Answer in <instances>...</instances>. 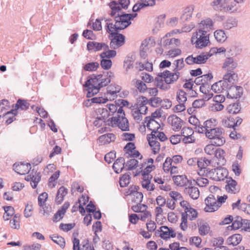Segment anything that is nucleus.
Here are the masks:
<instances>
[{"label":"nucleus","instance_id":"f257e3e1","mask_svg":"<svg viewBox=\"0 0 250 250\" xmlns=\"http://www.w3.org/2000/svg\"><path fill=\"white\" fill-rule=\"evenodd\" d=\"M109 80H103V75L93 74L88 76L83 86L86 88V97L90 98L97 94L100 89L107 85Z\"/></svg>","mask_w":250,"mask_h":250},{"label":"nucleus","instance_id":"f03ea898","mask_svg":"<svg viewBox=\"0 0 250 250\" xmlns=\"http://www.w3.org/2000/svg\"><path fill=\"white\" fill-rule=\"evenodd\" d=\"M122 25L118 24L115 21V24L113 23H106V30L110 34L109 38L110 39V47L112 49H116L123 45L125 43V36L119 33V32L123 29L118 28H121Z\"/></svg>","mask_w":250,"mask_h":250},{"label":"nucleus","instance_id":"7ed1b4c3","mask_svg":"<svg viewBox=\"0 0 250 250\" xmlns=\"http://www.w3.org/2000/svg\"><path fill=\"white\" fill-rule=\"evenodd\" d=\"M117 110L118 116L112 117L107 121V125L112 127L118 126L122 131H129V126L128 121L125 117V113L122 106H119Z\"/></svg>","mask_w":250,"mask_h":250},{"label":"nucleus","instance_id":"20e7f679","mask_svg":"<svg viewBox=\"0 0 250 250\" xmlns=\"http://www.w3.org/2000/svg\"><path fill=\"white\" fill-rule=\"evenodd\" d=\"M179 78V74L172 73L168 70H166L162 73H159L155 78V83L157 87L162 90H167L170 88L169 86L164 84V80L167 84H171L176 82Z\"/></svg>","mask_w":250,"mask_h":250},{"label":"nucleus","instance_id":"39448f33","mask_svg":"<svg viewBox=\"0 0 250 250\" xmlns=\"http://www.w3.org/2000/svg\"><path fill=\"white\" fill-rule=\"evenodd\" d=\"M209 132H206V136L210 140L212 145L220 146H223L225 142V138L223 135L224 134V130L221 127H216L214 129H209Z\"/></svg>","mask_w":250,"mask_h":250},{"label":"nucleus","instance_id":"423d86ee","mask_svg":"<svg viewBox=\"0 0 250 250\" xmlns=\"http://www.w3.org/2000/svg\"><path fill=\"white\" fill-rule=\"evenodd\" d=\"M194 43L197 48H203L208 45L209 43V34H207V31L206 30L198 29V31L194 33L191 39L192 43Z\"/></svg>","mask_w":250,"mask_h":250},{"label":"nucleus","instance_id":"0eeeda50","mask_svg":"<svg viewBox=\"0 0 250 250\" xmlns=\"http://www.w3.org/2000/svg\"><path fill=\"white\" fill-rule=\"evenodd\" d=\"M231 228V229H238L242 228L241 231L250 232V220L247 219H243L240 216H236L233 218L232 225L229 226L228 228Z\"/></svg>","mask_w":250,"mask_h":250},{"label":"nucleus","instance_id":"6e6552de","mask_svg":"<svg viewBox=\"0 0 250 250\" xmlns=\"http://www.w3.org/2000/svg\"><path fill=\"white\" fill-rule=\"evenodd\" d=\"M137 14H127L123 12L121 16H117L115 18V21L117 22L118 24L122 25L121 28L119 29H125L129 26L131 24V20L136 17Z\"/></svg>","mask_w":250,"mask_h":250},{"label":"nucleus","instance_id":"1a4fd4ad","mask_svg":"<svg viewBox=\"0 0 250 250\" xmlns=\"http://www.w3.org/2000/svg\"><path fill=\"white\" fill-rule=\"evenodd\" d=\"M227 97L229 99H238L243 94V88L240 86L232 85L228 86L226 90Z\"/></svg>","mask_w":250,"mask_h":250},{"label":"nucleus","instance_id":"9d476101","mask_svg":"<svg viewBox=\"0 0 250 250\" xmlns=\"http://www.w3.org/2000/svg\"><path fill=\"white\" fill-rule=\"evenodd\" d=\"M242 119L239 117H235L234 115H230L227 119L223 120V125L225 127L234 128L235 126L241 124Z\"/></svg>","mask_w":250,"mask_h":250},{"label":"nucleus","instance_id":"9b49d317","mask_svg":"<svg viewBox=\"0 0 250 250\" xmlns=\"http://www.w3.org/2000/svg\"><path fill=\"white\" fill-rule=\"evenodd\" d=\"M206 207L205 208L206 212H214L218 208V205H217V201L214 195L209 194L205 200Z\"/></svg>","mask_w":250,"mask_h":250},{"label":"nucleus","instance_id":"f8f14e48","mask_svg":"<svg viewBox=\"0 0 250 250\" xmlns=\"http://www.w3.org/2000/svg\"><path fill=\"white\" fill-rule=\"evenodd\" d=\"M13 170L20 175H24L28 173L31 169V165L21 162L20 164L15 163L13 165Z\"/></svg>","mask_w":250,"mask_h":250},{"label":"nucleus","instance_id":"ddd939ff","mask_svg":"<svg viewBox=\"0 0 250 250\" xmlns=\"http://www.w3.org/2000/svg\"><path fill=\"white\" fill-rule=\"evenodd\" d=\"M30 106V104L29 103L28 100L19 99L16 102V104H15V108L10 110L9 113L14 112H18V110L20 109L21 110H27L29 109Z\"/></svg>","mask_w":250,"mask_h":250},{"label":"nucleus","instance_id":"4468645a","mask_svg":"<svg viewBox=\"0 0 250 250\" xmlns=\"http://www.w3.org/2000/svg\"><path fill=\"white\" fill-rule=\"evenodd\" d=\"M238 66L236 60L233 57H227L225 59L222 68L225 69L227 72H234L235 69Z\"/></svg>","mask_w":250,"mask_h":250},{"label":"nucleus","instance_id":"2eb2a0df","mask_svg":"<svg viewBox=\"0 0 250 250\" xmlns=\"http://www.w3.org/2000/svg\"><path fill=\"white\" fill-rule=\"evenodd\" d=\"M210 164V161L205 157L198 158L197 165L199 168L198 174L200 176H205L207 167Z\"/></svg>","mask_w":250,"mask_h":250},{"label":"nucleus","instance_id":"dca6fc26","mask_svg":"<svg viewBox=\"0 0 250 250\" xmlns=\"http://www.w3.org/2000/svg\"><path fill=\"white\" fill-rule=\"evenodd\" d=\"M172 179L174 183L179 187H184L188 185H192V181L188 180L185 175L173 176Z\"/></svg>","mask_w":250,"mask_h":250},{"label":"nucleus","instance_id":"f3484780","mask_svg":"<svg viewBox=\"0 0 250 250\" xmlns=\"http://www.w3.org/2000/svg\"><path fill=\"white\" fill-rule=\"evenodd\" d=\"M168 122L173 127V129L174 131L178 130L182 127L183 121L176 115H173L168 117Z\"/></svg>","mask_w":250,"mask_h":250},{"label":"nucleus","instance_id":"a211bd4d","mask_svg":"<svg viewBox=\"0 0 250 250\" xmlns=\"http://www.w3.org/2000/svg\"><path fill=\"white\" fill-rule=\"evenodd\" d=\"M162 112H161V109H157L154 112L151 114V116H147L145 118V123H146V126L148 129H150V124H153V123L156 124H158V123L154 120L155 118H160L161 117Z\"/></svg>","mask_w":250,"mask_h":250},{"label":"nucleus","instance_id":"6ab92c4d","mask_svg":"<svg viewBox=\"0 0 250 250\" xmlns=\"http://www.w3.org/2000/svg\"><path fill=\"white\" fill-rule=\"evenodd\" d=\"M223 81H225L228 84V86L234 85L238 81V75L234 72H227L224 75Z\"/></svg>","mask_w":250,"mask_h":250},{"label":"nucleus","instance_id":"aec40b11","mask_svg":"<svg viewBox=\"0 0 250 250\" xmlns=\"http://www.w3.org/2000/svg\"><path fill=\"white\" fill-rule=\"evenodd\" d=\"M188 187L185 188L184 189V192L187 195H188L193 200L197 199L200 195V192L197 187L193 186L192 185L190 186L188 185Z\"/></svg>","mask_w":250,"mask_h":250},{"label":"nucleus","instance_id":"412c9836","mask_svg":"<svg viewBox=\"0 0 250 250\" xmlns=\"http://www.w3.org/2000/svg\"><path fill=\"white\" fill-rule=\"evenodd\" d=\"M228 84L225 81L220 80L211 85V89L215 93H222L227 90Z\"/></svg>","mask_w":250,"mask_h":250},{"label":"nucleus","instance_id":"4be33fe9","mask_svg":"<svg viewBox=\"0 0 250 250\" xmlns=\"http://www.w3.org/2000/svg\"><path fill=\"white\" fill-rule=\"evenodd\" d=\"M147 104H149V100L146 97L140 96L137 99L136 105L138 107V109L143 110V108H144V114H146L147 113V107L146 106Z\"/></svg>","mask_w":250,"mask_h":250},{"label":"nucleus","instance_id":"5701e85b","mask_svg":"<svg viewBox=\"0 0 250 250\" xmlns=\"http://www.w3.org/2000/svg\"><path fill=\"white\" fill-rule=\"evenodd\" d=\"M116 139V136L113 133H106L105 134L100 136L98 140L101 145H105L109 144L111 142H113Z\"/></svg>","mask_w":250,"mask_h":250},{"label":"nucleus","instance_id":"b1692460","mask_svg":"<svg viewBox=\"0 0 250 250\" xmlns=\"http://www.w3.org/2000/svg\"><path fill=\"white\" fill-rule=\"evenodd\" d=\"M125 164V159L123 157H120L115 161L112 167L115 173H119L124 168Z\"/></svg>","mask_w":250,"mask_h":250},{"label":"nucleus","instance_id":"393cba45","mask_svg":"<svg viewBox=\"0 0 250 250\" xmlns=\"http://www.w3.org/2000/svg\"><path fill=\"white\" fill-rule=\"evenodd\" d=\"M241 108L240 103L237 101L236 103H233L228 105L227 107V110L228 113L234 115L240 113Z\"/></svg>","mask_w":250,"mask_h":250},{"label":"nucleus","instance_id":"a878e982","mask_svg":"<svg viewBox=\"0 0 250 250\" xmlns=\"http://www.w3.org/2000/svg\"><path fill=\"white\" fill-rule=\"evenodd\" d=\"M68 189L63 186L61 187L58 190L55 198L56 203L59 205L63 200L64 197L67 194Z\"/></svg>","mask_w":250,"mask_h":250},{"label":"nucleus","instance_id":"bb28decb","mask_svg":"<svg viewBox=\"0 0 250 250\" xmlns=\"http://www.w3.org/2000/svg\"><path fill=\"white\" fill-rule=\"evenodd\" d=\"M225 151L221 148H218L215 150L214 153L215 157L218 159L217 162L218 165L224 166L226 164V159L224 157Z\"/></svg>","mask_w":250,"mask_h":250},{"label":"nucleus","instance_id":"cd10ccee","mask_svg":"<svg viewBox=\"0 0 250 250\" xmlns=\"http://www.w3.org/2000/svg\"><path fill=\"white\" fill-rule=\"evenodd\" d=\"M102 42H89L87 43V49L89 52L99 51L102 49Z\"/></svg>","mask_w":250,"mask_h":250},{"label":"nucleus","instance_id":"c85d7f7f","mask_svg":"<svg viewBox=\"0 0 250 250\" xmlns=\"http://www.w3.org/2000/svg\"><path fill=\"white\" fill-rule=\"evenodd\" d=\"M242 239V236L240 234H234L229 236L227 240V243L229 245L237 246L239 244Z\"/></svg>","mask_w":250,"mask_h":250},{"label":"nucleus","instance_id":"c756f323","mask_svg":"<svg viewBox=\"0 0 250 250\" xmlns=\"http://www.w3.org/2000/svg\"><path fill=\"white\" fill-rule=\"evenodd\" d=\"M73 250H89V245L88 241L84 244L80 246V241L78 238H75L73 241Z\"/></svg>","mask_w":250,"mask_h":250},{"label":"nucleus","instance_id":"7c9ffc66","mask_svg":"<svg viewBox=\"0 0 250 250\" xmlns=\"http://www.w3.org/2000/svg\"><path fill=\"white\" fill-rule=\"evenodd\" d=\"M227 182V184L225 186L226 190L229 193H235L237 191L236 188L237 184L236 181L230 178Z\"/></svg>","mask_w":250,"mask_h":250},{"label":"nucleus","instance_id":"2f4dec72","mask_svg":"<svg viewBox=\"0 0 250 250\" xmlns=\"http://www.w3.org/2000/svg\"><path fill=\"white\" fill-rule=\"evenodd\" d=\"M213 25V22L209 19H206L201 21L199 24V29L206 30L207 31L211 29Z\"/></svg>","mask_w":250,"mask_h":250},{"label":"nucleus","instance_id":"473e14b6","mask_svg":"<svg viewBox=\"0 0 250 250\" xmlns=\"http://www.w3.org/2000/svg\"><path fill=\"white\" fill-rule=\"evenodd\" d=\"M148 142L149 146L152 148V153L154 154H157L160 149V143L155 140H150V137H148Z\"/></svg>","mask_w":250,"mask_h":250},{"label":"nucleus","instance_id":"72a5a7b5","mask_svg":"<svg viewBox=\"0 0 250 250\" xmlns=\"http://www.w3.org/2000/svg\"><path fill=\"white\" fill-rule=\"evenodd\" d=\"M228 174V171L226 168L222 167V166L217 167L216 173L217 181L223 180L225 178L227 177Z\"/></svg>","mask_w":250,"mask_h":250},{"label":"nucleus","instance_id":"f704fd0d","mask_svg":"<svg viewBox=\"0 0 250 250\" xmlns=\"http://www.w3.org/2000/svg\"><path fill=\"white\" fill-rule=\"evenodd\" d=\"M4 210V213L3 218L4 220H8L10 218L15 214L14 208L12 206H3L2 207Z\"/></svg>","mask_w":250,"mask_h":250},{"label":"nucleus","instance_id":"c9c22d12","mask_svg":"<svg viewBox=\"0 0 250 250\" xmlns=\"http://www.w3.org/2000/svg\"><path fill=\"white\" fill-rule=\"evenodd\" d=\"M50 239L55 243L59 245L62 249L65 247V240L64 239L59 235H52L50 236Z\"/></svg>","mask_w":250,"mask_h":250},{"label":"nucleus","instance_id":"e433bc0d","mask_svg":"<svg viewBox=\"0 0 250 250\" xmlns=\"http://www.w3.org/2000/svg\"><path fill=\"white\" fill-rule=\"evenodd\" d=\"M130 175V172L126 173L120 178L119 184L121 187H125L129 184L131 178Z\"/></svg>","mask_w":250,"mask_h":250},{"label":"nucleus","instance_id":"4c0bfd02","mask_svg":"<svg viewBox=\"0 0 250 250\" xmlns=\"http://www.w3.org/2000/svg\"><path fill=\"white\" fill-rule=\"evenodd\" d=\"M204 125H205V129L206 130V132H209V129H214L216 127V120L214 119H210L204 123Z\"/></svg>","mask_w":250,"mask_h":250},{"label":"nucleus","instance_id":"58836bf2","mask_svg":"<svg viewBox=\"0 0 250 250\" xmlns=\"http://www.w3.org/2000/svg\"><path fill=\"white\" fill-rule=\"evenodd\" d=\"M214 36L215 39L219 42H224L227 38L225 32L222 30L215 31L214 33Z\"/></svg>","mask_w":250,"mask_h":250},{"label":"nucleus","instance_id":"ea45409f","mask_svg":"<svg viewBox=\"0 0 250 250\" xmlns=\"http://www.w3.org/2000/svg\"><path fill=\"white\" fill-rule=\"evenodd\" d=\"M210 227L207 223H204L198 225L199 233L201 235L204 236L208 234L209 231Z\"/></svg>","mask_w":250,"mask_h":250},{"label":"nucleus","instance_id":"a19ab883","mask_svg":"<svg viewBox=\"0 0 250 250\" xmlns=\"http://www.w3.org/2000/svg\"><path fill=\"white\" fill-rule=\"evenodd\" d=\"M10 111L5 113L3 115L6 117L7 120L5 121V124L9 125L11 124L13 121L16 120V116L18 115V112L9 113Z\"/></svg>","mask_w":250,"mask_h":250},{"label":"nucleus","instance_id":"79ce46f5","mask_svg":"<svg viewBox=\"0 0 250 250\" xmlns=\"http://www.w3.org/2000/svg\"><path fill=\"white\" fill-rule=\"evenodd\" d=\"M174 64L175 65V68L174 69V72L173 73H179V77L180 76V72L179 71L183 68L185 66V63L183 58L175 60L174 62Z\"/></svg>","mask_w":250,"mask_h":250},{"label":"nucleus","instance_id":"37998d69","mask_svg":"<svg viewBox=\"0 0 250 250\" xmlns=\"http://www.w3.org/2000/svg\"><path fill=\"white\" fill-rule=\"evenodd\" d=\"M109 112L106 108H102L101 109V111L100 113V115L98 116L97 117L99 118V120H101L103 121V122H104V125H107V121L106 119L110 116Z\"/></svg>","mask_w":250,"mask_h":250},{"label":"nucleus","instance_id":"c03bdc74","mask_svg":"<svg viewBox=\"0 0 250 250\" xmlns=\"http://www.w3.org/2000/svg\"><path fill=\"white\" fill-rule=\"evenodd\" d=\"M238 24V21L236 18H230L224 24L226 29H230L234 27H236Z\"/></svg>","mask_w":250,"mask_h":250},{"label":"nucleus","instance_id":"a18cd8bd","mask_svg":"<svg viewBox=\"0 0 250 250\" xmlns=\"http://www.w3.org/2000/svg\"><path fill=\"white\" fill-rule=\"evenodd\" d=\"M99 67L98 62H91L86 63L83 67V69L87 71H94Z\"/></svg>","mask_w":250,"mask_h":250},{"label":"nucleus","instance_id":"49530a36","mask_svg":"<svg viewBox=\"0 0 250 250\" xmlns=\"http://www.w3.org/2000/svg\"><path fill=\"white\" fill-rule=\"evenodd\" d=\"M163 102V100L159 97H152L149 100V104L152 107H157Z\"/></svg>","mask_w":250,"mask_h":250},{"label":"nucleus","instance_id":"de8ad7c7","mask_svg":"<svg viewBox=\"0 0 250 250\" xmlns=\"http://www.w3.org/2000/svg\"><path fill=\"white\" fill-rule=\"evenodd\" d=\"M186 92L182 89L179 90L177 92V100L179 103H185L187 98Z\"/></svg>","mask_w":250,"mask_h":250},{"label":"nucleus","instance_id":"09e8293b","mask_svg":"<svg viewBox=\"0 0 250 250\" xmlns=\"http://www.w3.org/2000/svg\"><path fill=\"white\" fill-rule=\"evenodd\" d=\"M147 208V205L145 204H141V203L136 204V205L132 206L131 209L135 212H144Z\"/></svg>","mask_w":250,"mask_h":250},{"label":"nucleus","instance_id":"8fccbe9b","mask_svg":"<svg viewBox=\"0 0 250 250\" xmlns=\"http://www.w3.org/2000/svg\"><path fill=\"white\" fill-rule=\"evenodd\" d=\"M138 165V161L135 159H131L128 160L125 166L127 167V170H131L136 168Z\"/></svg>","mask_w":250,"mask_h":250},{"label":"nucleus","instance_id":"3c124183","mask_svg":"<svg viewBox=\"0 0 250 250\" xmlns=\"http://www.w3.org/2000/svg\"><path fill=\"white\" fill-rule=\"evenodd\" d=\"M182 222L180 224V228L183 230H186L188 228L187 225V219H188V213L185 211L182 213Z\"/></svg>","mask_w":250,"mask_h":250},{"label":"nucleus","instance_id":"603ef678","mask_svg":"<svg viewBox=\"0 0 250 250\" xmlns=\"http://www.w3.org/2000/svg\"><path fill=\"white\" fill-rule=\"evenodd\" d=\"M121 90V87L119 85L114 86L111 84L107 87V93L111 95H116Z\"/></svg>","mask_w":250,"mask_h":250},{"label":"nucleus","instance_id":"864d4df0","mask_svg":"<svg viewBox=\"0 0 250 250\" xmlns=\"http://www.w3.org/2000/svg\"><path fill=\"white\" fill-rule=\"evenodd\" d=\"M120 4L118 1L115 0H112L108 3V5L111 10L116 11L117 13H119V12L121 11L122 7L119 5Z\"/></svg>","mask_w":250,"mask_h":250},{"label":"nucleus","instance_id":"5fc2aeb1","mask_svg":"<svg viewBox=\"0 0 250 250\" xmlns=\"http://www.w3.org/2000/svg\"><path fill=\"white\" fill-rule=\"evenodd\" d=\"M112 61L110 59H103L101 61V67L104 70L109 69L112 65Z\"/></svg>","mask_w":250,"mask_h":250},{"label":"nucleus","instance_id":"6e6d98bb","mask_svg":"<svg viewBox=\"0 0 250 250\" xmlns=\"http://www.w3.org/2000/svg\"><path fill=\"white\" fill-rule=\"evenodd\" d=\"M84 38L88 40H93L96 39V35L91 30L86 29L83 31V35Z\"/></svg>","mask_w":250,"mask_h":250},{"label":"nucleus","instance_id":"4d7b16f0","mask_svg":"<svg viewBox=\"0 0 250 250\" xmlns=\"http://www.w3.org/2000/svg\"><path fill=\"white\" fill-rule=\"evenodd\" d=\"M224 243V239L222 237L214 238L212 241V245L215 247L214 250H219V248L222 247Z\"/></svg>","mask_w":250,"mask_h":250},{"label":"nucleus","instance_id":"13d9d810","mask_svg":"<svg viewBox=\"0 0 250 250\" xmlns=\"http://www.w3.org/2000/svg\"><path fill=\"white\" fill-rule=\"evenodd\" d=\"M92 229L94 232V234L95 236L97 237L98 239H99V237L97 234V232L100 231H102V225L101 221H97L95 222V224L93 225Z\"/></svg>","mask_w":250,"mask_h":250},{"label":"nucleus","instance_id":"bf43d9fd","mask_svg":"<svg viewBox=\"0 0 250 250\" xmlns=\"http://www.w3.org/2000/svg\"><path fill=\"white\" fill-rule=\"evenodd\" d=\"M116 158V152L114 151H111L106 154L104 156V160L108 164L112 162Z\"/></svg>","mask_w":250,"mask_h":250},{"label":"nucleus","instance_id":"052dcab7","mask_svg":"<svg viewBox=\"0 0 250 250\" xmlns=\"http://www.w3.org/2000/svg\"><path fill=\"white\" fill-rule=\"evenodd\" d=\"M169 195L174 201H177L183 200V198L182 195L177 191H172L169 192Z\"/></svg>","mask_w":250,"mask_h":250},{"label":"nucleus","instance_id":"680f3d73","mask_svg":"<svg viewBox=\"0 0 250 250\" xmlns=\"http://www.w3.org/2000/svg\"><path fill=\"white\" fill-rule=\"evenodd\" d=\"M211 54L208 53L206 55L205 54H200L197 55L198 57V64H204L207 61L208 59V58L211 56Z\"/></svg>","mask_w":250,"mask_h":250},{"label":"nucleus","instance_id":"e2e57ef3","mask_svg":"<svg viewBox=\"0 0 250 250\" xmlns=\"http://www.w3.org/2000/svg\"><path fill=\"white\" fill-rule=\"evenodd\" d=\"M48 198V194L46 192H43L38 197V204L40 207H43L45 204V202Z\"/></svg>","mask_w":250,"mask_h":250},{"label":"nucleus","instance_id":"0e129e2a","mask_svg":"<svg viewBox=\"0 0 250 250\" xmlns=\"http://www.w3.org/2000/svg\"><path fill=\"white\" fill-rule=\"evenodd\" d=\"M133 61L129 57L126 58L124 62V67L127 72L130 68H133Z\"/></svg>","mask_w":250,"mask_h":250},{"label":"nucleus","instance_id":"69168bd1","mask_svg":"<svg viewBox=\"0 0 250 250\" xmlns=\"http://www.w3.org/2000/svg\"><path fill=\"white\" fill-rule=\"evenodd\" d=\"M75 226V223L63 224L61 223L59 226V229L65 231H68L72 229Z\"/></svg>","mask_w":250,"mask_h":250},{"label":"nucleus","instance_id":"338daca9","mask_svg":"<svg viewBox=\"0 0 250 250\" xmlns=\"http://www.w3.org/2000/svg\"><path fill=\"white\" fill-rule=\"evenodd\" d=\"M136 87L140 92H144L147 89L146 83L141 80H137L136 83Z\"/></svg>","mask_w":250,"mask_h":250},{"label":"nucleus","instance_id":"774afa93","mask_svg":"<svg viewBox=\"0 0 250 250\" xmlns=\"http://www.w3.org/2000/svg\"><path fill=\"white\" fill-rule=\"evenodd\" d=\"M136 148L135 144L132 142L128 143L124 147V150L126 152V154L131 153Z\"/></svg>","mask_w":250,"mask_h":250}]
</instances>
